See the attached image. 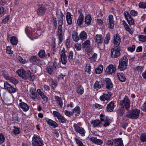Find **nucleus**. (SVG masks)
<instances>
[{
    "label": "nucleus",
    "instance_id": "1",
    "mask_svg": "<svg viewBox=\"0 0 146 146\" xmlns=\"http://www.w3.org/2000/svg\"><path fill=\"white\" fill-rule=\"evenodd\" d=\"M19 76L25 79H29L33 81L35 79V76L33 73L29 70L25 71L22 68L18 69L16 72Z\"/></svg>",
    "mask_w": 146,
    "mask_h": 146
},
{
    "label": "nucleus",
    "instance_id": "2",
    "mask_svg": "<svg viewBox=\"0 0 146 146\" xmlns=\"http://www.w3.org/2000/svg\"><path fill=\"white\" fill-rule=\"evenodd\" d=\"M101 122L99 119H96L92 121V123L95 127H99L104 124L105 127L108 126L111 122V119H100Z\"/></svg>",
    "mask_w": 146,
    "mask_h": 146
},
{
    "label": "nucleus",
    "instance_id": "3",
    "mask_svg": "<svg viewBox=\"0 0 146 146\" xmlns=\"http://www.w3.org/2000/svg\"><path fill=\"white\" fill-rule=\"evenodd\" d=\"M128 60L126 56H124L121 57L119 60L118 69L120 70H124L126 69L127 66Z\"/></svg>",
    "mask_w": 146,
    "mask_h": 146
},
{
    "label": "nucleus",
    "instance_id": "4",
    "mask_svg": "<svg viewBox=\"0 0 146 146\" xmlns=\"http://www.w3.org/2000/svg\"><path fill=\"white\" fill-rule=\"evenodd\" d=\"M32 144L34 146H43L44 145L41 138L36 135H34L32 140Z\"/></svg>",
    "mask_w": 146,
    "mask_h": 146
},
{
    "label": "nucleus",
    "instance_id": "5",
    "mask_svg": "<svg viewBox=\"0 0 146 146\" xmlns=\"http://www.w3.org/2000/svg\"><path fill=\"white\" fill-rule=\"evenodd\" d=\"M120 106L122 108L128 110L130 107V101L127 96H125L123 100L120 101Z\"/></svg>",
    "mask_w": 146,
    "mask_h": 146
},
{
    "label": "nucleus",
    "instance_id": "6",
    "mask_svg": "<svg viewBox=\"0 0 146 146\" xmlns=\"http://www.w3.org/2000/svg\"><path fill=\"white\" fill-rule=\"evenodd\" d=\"M63 19H60L58 23L59 24L60 23V24L59 25L57 30V35L60 43H61L62 42L63 39V36L62 35V25L63 24Z\"/></svg>",
    "mask_w": 146,
    "mask_h": 146
},
{
    "label": "nucleus",
    "instance_id": "7",
    "mask_svg": "<svg viewBox=\"0 0 146 146\" xmlns=\"http://www.w3.org/2000/svg\"><path fill=\"white\" fill-rule=\"evenodd\" d=\"M120 47H114L111 50V56L112 58H116L120 55Z\"/></svg>",
    "mask_w": 146,
    "mask_h": 146
},
{
    "label": "nucleus",
    "instance_id": "8",
    "mask_svg": "<svg viewBox=\"0 0 146 146\" xmlns=\"http://www.w3.org/2000/svg\"><path fill=\"white\" fill-rule=\"evenodd\" d=\"M140 111L137 109L133 110L130 111V113L127 114L126 116L127 118H136L138 117Z\"/></svg>",
    "mask_w": 146,
    "mask_h": 146
},
{
    "label": "nucleus",
    "instance_id": "9",
    "mask_svg": "<svg viewBox=\"0 0 146 146\" xmlns=\"http://www.w3.org/2000/svg\"><path fill=\"white\" fill-rule=\"evenodd\" d=\"M4 87L5 89L10 93H14L17 91V89L16 87H13L7 82L4 83Z\"/></svg>",
    "mask_w": 146,
    "mask_h": 146
},
{
    "label": "nucleus",
    "instance_id": "10",
    "mask_svg": "<svg viewBox=\"0 0 146 146\" xmlns=\"http://www.w3.org/2000/svg\"><path fill=\"white\" fill-rule=\"evenodd\" d=\"M66 50L64 48H63L61 51L60 57L61 61L62 64H65L67 62V57L65 54Z\"/></svg>",
    "mask_w": 146,
    "mask_h": 146
},
{
    "label": "nucleus",
    "instance_id": "11",
    "mask_svg": "<svg viewBox=\"0 0 146 146\" xmlns=\"http://www.w3.org/2000/svg\"><path fill=\"white\" fill-rule=\"evenodd\" d=\"M46 8L42 5H39L36 10L37 14L40 16L43 15L46 12Z\"/></svg>",
    "mask_w": 146,
    "mask_h": 146
},
{
    "label": "nucleus",
    "instance_id": "12",
    "mask_svg": "<svg viewBox=\"0 0 146 146\" xmlns=\"http://www.w3.org/2000/svg\"><path fill=\"white\" fill-rule=\"evenodd\" d=\"M121 42L120 38L118 34H116L114 36L113 43L115 47H120L119 44Z\"/></svg>",
    "mask_w": 146,
    "mask_h": 146
},
{
    "label": "nucleus",
    "instance_id": "13",
    "mask_svg": "<svg viewBox=\"0 0 146 146\" xmlns=\"http://www.w3.org/2000/svg\"><path fill=\"white\" fill-rule=\"evenodd\" d=\"M115 66L110 64L106 68V72L108 74H111L113 73H115Z\"/></svg>",
    "mask_w": 146,
    "mask_h": 146
},
{
    "label": "nucleus",
    "instance_id": "14",
    "mask_svg": "<svg viewBox=\"0 0 146 146\" xmlns=\"http://www.w3.org/2000/svg\"><path fill=\"white\" fill-rule=\"evenodd\" d=\"M111 97V95L110 92H108L107 94L103 93V95L100 96V99L103 101H105V100H108L110 99Z\"/></svg>",
    "mask_w": 146,
    "mask_h": 146
},
{
    "label": "nucleus",
    "instance_id": "15",
    "mask_svg": "<svg viewBox=\"0 0 146 146\" xmlns=\"http://www.w3.org/2000/svg\"><path fill=\"white\" fill-rule=\"evenodd\" d=\"M83 48L85 50L89 51L91 48L90 46V42L89 40H87L85 41L82 44Z\"/></svg>",
    "mask_w": 146,
    "mask_h": 146
},
{
    "label": "nucleus",
    "instance_id": "16",
    "mask_svg": "<svg viewBox=\"0 0 146 146\" xmlns=\"http://www.w3.org/2000/svg\"><path fill=\"white\" fill-rule=\"evenodd\" d=\"M105 84L106 88L108 89H111L113 87V84L109 78H106L105 79Z\"/></svg>",
    "mask_w": 146,
    "mask_h": 146
},
{
    "label": "nucleus",
    "instance_id": "17",
    "mask_svg": "<svg viewBox=\"0 0 146 146\" xmlns=\"http://www.w3.org/2000/svg\"><path fill=\"white\" fill-rule=\"evenodd\" d=\"M19 102H21L19 104L20 107L25 111H27L29 110V107L25 103L22 102V100H20Z\"/></svg>",
    "mask_w": 146,
    "mask_h": 146
},
{
    "label": "nucleus",
    "instance_id": "18",
    "mask_svg": "<svg viewBox=\"0 0 146 146\" xmlns=\"http://www.w3.org/2000/svg\"><path fill=\"white\" fill-rule=\"evenodd\" d=\"M4 77L6 79L9 80L10 82L15 85L17 84L18 82V80L13 77L5 75H4Z\"/></svg>",
    "mask_w": 146,
    "mask_h": 146
},
{
    "label": "nucleus",
    "instance_id": "19",
    "mask_svg": "<svg viewBox=\"0 0 146 146\" xmlns=\"http://www.w3.org/2000/svg\"><path fill=\"white\" fill-rule=\"evenodd\" d=\"M114 102L111 101L108 104L107 106L106 110L108 112H111L113 111L114 108Z\"/></svg>",
    "mask_w": 146,
    "mask_h": 146
},
{
    "label": "nucleus",
    "instance_id": "20",
    "mask_svg": "<svg viewBox=\"0 0 146 146\" xmlns=\"http://www.w3.org/2000/svg\"><path fill=\"white\" fill-rule=\"evenodd\" d=\"M108 24H109L110 28L112 29L114 25V22L113 21V17L112 15H110L108 17Z\"/></svg>",
    "mask_w": 146,
    "mask_h": 146
},
{
    "label": "nucleus",
    "instance_id": "21",
    "mask_svg": "<svg viewBox=\"0 0 146 146\" xmlns=\"http://www.w3.org/2000/svg\"><path fill=\"white\" fill-rule=\"evenodd\" d=\"M37 92L41 96L42 99L44 101L46 102H47L48 101V98L44 95V93L41 91L40 89H38L37 90Z\"/></svg>",
    "mask_w": 146,
    "mask_h": 146
},
{
    "label": "nucleus",
    "instance_id": "22",
    "mask_svg": "<svg viewBox=\"0 0 146 146\" xmlns=\"http://www.w3.org/2000/svg\"><path fill=\"white\" fill-rule=\"evenodd\" d=\"M113 146H123L121 138L115 139L114 142Z\"/></svg>",
    "mask_w": 146,
    "mask_h": 146
},
{
    "label": "nucleus",
    "instance_id": "23",
    "mask_svg": "<svg viewBox=\"0 0 146 146\" xmlns=\"http://www.w3.org/2000/svg\"><path fill=\"white\" fill-rule=\"evenodd\" d=\"M103 85L101 81H96L94 84V88L97 90L103 87Z\"/></svg>",
    "mask_w": 146,
    "mask_h": 146
},
{
    "label": "nucleus",
    "instance_id": "24",
    "mask_svg": "<svg viewBox=\"0 0 146 146\" xmlns=\"http://www.w3.org/2000/svg\"><path fill=\"white\" fill-rule=\"evenodd\" d=\"M71 16V13L69 12H67L66 14V19L67 21V23L68 25H70L72 23V17Z\"/></svg>",
    "mask_w": 146,
    "mask_h": 146
},
{
    "label": "nucleus",
    "instance_id": "25",
    "mask_svg": "<svg viewBox=\"0 0 146 146\" xmlns=\"http://www.w3.org/2000/svg\"><path fill=\"white\" fill-rule=\"evenodd\" d=\"M55 99L56 102L58 104L61 108H62L63 102L61 98L58 96H56L55 97Z\"/></svg>",
    "mask_w": 146,
    "mask_h": 146
},
{
    "label": "nucleus",
    "instance_id": "26",
    "mask_svg": "<svg viewBox=\"0 0 146 146\" xmlns=\"http://www.w3.org/2000/svg\"><path fill=\"white\" fill-rule=\"evenodd\" d=\"M95 41L98 44H101L103 41L101 35H97L95 37Z\"/></svg>",
    "mask_w": 146,
    "mask_h": 146
},
{
    "label": "nucleus",
    "instance_id": "27",
    "mask_svg": "<svg viewBox=\"0 0 146 146\" xmlns=\"http://www.w3.org/2000/svg\"><path fill=\"white\" fill-rule=\"evenodd\" d=\"M117 75L119 80L122 82L125 81L126 78L124 74L122 73H117Z\"/></svg>",
    "mask_w": 146,
    "mask_h": 146
},
{
    "label": "nucleus",
    "instance_id": "28",
    "mask_svg": "<svg viewBox=\"0 0 146 146\" xmlns=\"http://www.w3.org/2000/svg\"><path fill=\"white\" fill-rule=\"evenodd\" d=\"M75 130L77 132L81 134L82 136L84 135L85 132L83 128L79 126L76 127Z\"/></svg>",
    "mask_w": 146,
    "mask_h": 146
},
{
    "label": "nucleus",
    "instance_id": "29",
    "mask_svg": "<svg viewBox=\"0 0 146 146\" xmlns=\"http://www.w3.org/2000/svg\"><path fill=\"white\" fill-rule=\"evenodd\" d=\"M92 18L91 16L89 15H87L85 17L84 22L86 25H90Z\"/></svg>",
    "mask_w": 146,
    "mask_h": 146
},
{
    "label": "nucleus",
    "instance_id": "30",
    "mask_svg": "<svg viewBox=\"0 0 146 146\" xmlns=\"http://www.w3.org/2000/svg\"><path fill=\"white\" fill-rule=\"evenodd\" d=\"M84 16L81 13L77 20V24L79 25H81L83 23Z\"/></svg>",
    "mask_w": 146,
    "mask_h": 146
},
{
    "label": "nucleus",
    "instance_id": "31",
    "mask_svg": "<svg viewBox=\"0 0 146 146\" xmlns=\"http://www.w3.org/2000/svg\"><path fill=\"white\" fill-rule=\"evenodd\" d=\"M10 41L13 45H16L18 42V39L15 36H13L11 38Z\"/></svg>",
    "mask_w": 146,
    "mask_h": 146
},
{
    "label": "nucleus",
    "instance_id": "32",
    "mask_svg": "<svg viewBox=\"0 0 146 146\" xmlns=\"http://www.w3.org/2000/svg\"><path fill=\"white\" fill-rule=\"evenodd\" d=\"M47 122L50 125H51L52 126L54 127H57L58 126V125L56 123L53 121L51 119H48V120H46Z\"/></svg>",
    "mask_w": 146,
    "mask_h": 146
},
{
    "label": "nucleus",
    "instance_id": "33",
    "mask_svg": "<svg viewBox=\"0 0 146 146\" xmlns=\"http://www.w3.org/2000/svg\"><path fill=\"white\" fill-rule=\"evenodd\" d=\"M72 36L73 39L74 41L77 42L78 41L79 38L78 34L76 32L74 31L73 32Z\"/></svg>",
    "mask_w": 146,
    "mask_h": 146
},
{
    "label": "nucleus",
    "instance_id": "34",
    "mask_svg": "<svg viewBox=\"0 0 146 146\" xmlns=\"http://www.w3.org/2000/svg\"><path fill=\"white\" fill-rule=\"evenodd\" d=\"M87 34L85 31H83L81 33L80 35V38L82 40H85L86 39Z\"/></svg>",
    "mask_w": 146,
    "mask_h": 146
},
{
    "label": "nucleus",
    "instance_id": "35",
    "mask_svg": "<svg viewBox=\"0 0 146 146\" xmlns=\"http://www.w3.org/2000/svg\"><path fill=\"white\" fill-rule=\"evenodd\" d=\"M30 92L32 96V98L33 100H35L37 97V94L36 93L34 90V89L31 88L30 90Z\"/></svg>",
    "mask_w": 146,
    "mask_h": 146
},
{
    "label": "nucleus",
    "instance_id": "36",
    "mask_svg": "<svg viewBox=\"0 0 146 146\" xmlns=\"http://www.w3.org/2000/svg\"><path fill=\"white\" fill-rule=\"evenodd\" d=\"M103 69L102 66H100L98 68L96 69L95 71L96 74H99L102 72Z\"/></svg>",
    "mask_w": 146,
    "mask_h": 146
},
{
    "label": "nucleus",
    "instance_id": "37",
    "mask_svg": "<svg viewBox=\"0 0 146 146\" xmlns=\"http://www.w3.org/2000/svg\"><path fill=\"white\" fill-rule=\"evenodd\" d=\"M38 56L41 58H44L45 56V51L43 50H41L38 52Z\"/></svg>",
    "mask_w": 146,
    "mask_h": 146
},
{
    "label": "nucleus",
    "instance_id": "38",
    "mask_svg": "<svg viewBox=\"0 0 146 146\" xmlns=\"http://www.w3.org/2000/svg\"><path fill=\"white\" fill-rule=\"evenodd\" d=\"M138 38L140 41L142 42H146V36L140 35L139 36Z\"/></svg>",
    "mask_w": 146,
    "mask_h": 146
},
{
    "label": "nucleus",
    "instance_id": "39",
    "mask_svg": "<svg viewBox=\"0 0 146 146\" xmlns=\"http://www.w3.org/2000/svg\"><path fill=\"white\" fill-rule=\"evenodd\" d=\"M53 114L54 116L56 117L58 119H62L63 118V116L57 111H54Z\"/></svg>",
    "mask_w": 146,
    "mask_h": 146
},
{
    "label": "nucleus",
    "instance_id": "40",
    "mask_svg": "<svg viewBox=\"0 0 146 146\" xmlns=\"http://www.w3.org/2000/svg\"><path fill=\"white\" fill-rule=\"evenodd\" d=\"M125 110L122 108H119L117 110V113L118 115L121 116Z\"/></svg>",
    "mask_w": 146,
    "mask_h": 146
},
{
    "label": "nucleus",
    "instance_id": "41",
    "mask_svg": "<svg viewBox=\"0 0 146 146\" xmlns=\"http://www.w3.org/2000/svg\"><path fill=\"white\" fill-rule=\"evenodd\" d=\"M72 112L76 113L78 114H79L80 112V108L78 106H77L73 110Z\"/></svg>",
    "mask_w": 146,
    "mask_h": 146
},
{
    "label": "nucleus",
    "instance_id": "42",
    "mask_svg": "<svg viewBox=\"0 0 146 146\" xmlns=\"http://www.w3.org/2000/svg\"><path fill=\"white\" fill-rule=\"evenodd\" d=\"M77 92L80 94H82L84 92V90L81 87H79L78 88Z\"/></svg>",
    "mask_w": 146,
    "mask_h": 146
},
{
    "label": "nucleus",
    "instance_id": "43",
    "mask_svg": "<svg viewBox=\"0 0 146 146\" xmlns=\"http://www.w3.org/2000/svg\"><path fill=\"white\" fill-rule=\"evenodd\" d=\"M140 139L142 142L146 141V134L145 133H142L141 135Z\"/></svg>",
    "mask_w": 146,
    "mask_h": 146
},
{
    "label": "nucleus",
    "instance_id": "44",
    "mask_svg": "<svg viewBox=\"0 0 146 146\" xmlns=\"http://www.w3.org/2000/svg\"><path fill=\"white\" fill-rule=\"evenodd\" d=\"M40 60V59L38 57L35 56H33L31 57V61H33L35 62H36L37 61L39 62Z\"/></svg>",
    "mask_w": 146,
    "mask_h": 146
},
{
    "label": "nucleus",
    "instance_id": "45",
    "mask_svg": "<svg viewBox=\"0 0 146 146\" xmlns=\"http://www.w3.org/2000/svg\"><path fill=\"white\" fill-rule=\"evenodd\" d=\"M143 66H137L136 67L135 71H137L141 73L143 69Z\"/></svg>",
    "mask_w": 146,
    "mask_h": 146
},
{
    "label": "nucleus",
    "instance_id": "46",
    "mask_svg": "<svg viewBox=\"0 0 146 146\" xmlns=\"http://www.w3.org/2000/svg\"><path fill=\"white\" fill-rule=\"evenodd\" d=\"M124 26L126 31H128L131 34H132L133 33V31L131 30L127 24L124 25Z\"/></svg>",
    "mask_w": 146,
    "mask_h": 146
},
{
    "label": "nucleus",
    "instance_id": "47",
    "mask_svg": "<svg viewBox=\"0 0 146 146\" xmlns=\"http://www.w3.org/2000/svg\"><path fill=\"white\" fill-rule=\"evenodd\" d=\"M139 5L140 8L145 9L146 8V3L144 2H140Z\"/></svg>",
    "mask_w": 146,
    "mask_h": 146
},
{
    "label": "nucleus",
    "instance_id": "48",
    "mask_svg": "<svg viewBox=\"0 0 146 146\" xmlns=\"http://www.w3.org/2000/svg\"><path fill=\"white\" fill-rule=\"evenodd\" d=\"M64 113L66 115L70 117L73 115V112L72 111H70L67 110H66L64 111Z\"/></svg>",
    "mask_w": 146,
    "mask_h": 146
},
{
    "label": "nucleus",
    "instance_id": "49",
    "mask_svg": "<svg viewBox=\"0 0 146 146\" xmlns=\"http://www.w3.org/2000/svg\"><path fill=\"white\" fill-rule=\"evenodd\" d=\"M75 139L77 144L78 145V146H85V145H83L82 142L80 141L79 139L76 138H75Z\"/></svg>",
    "mask_w": 146,
    "mask_h": 146
},
{
    "label": "nucleus",
    "instance_id": "50",
    "mask_svg": "<svg viewBox=\"0 0 146 146\" xmlns=\"http://www.w3.org/2000/svg\"><path fill=\"white\" fill-rule=\"evenodd\" d=\"M97 54H96L94 53V54L92 56L90 57V60L92 62L95 61L96 59Z\"/></svg>",
    "mask_w": 146,
    "mask_h": 146
},
{
    "label": "nucleus",
    "instance_id": "51",
    "mask_svg": "<svg viewBox=\"0 0 146 146\" xmlns=\"http://www.w3.org/2000/svg\"><path fill=\"white\" fill-rule=\"evenodd\" d=\"M5 138L2 133L0 134V143L2 144L4 142Z\"/></svg>",
    "mask_w": 146,
    "mask_h": 146
},
{
    "label": "nucleus",
    "instance_id": "52",
    "mask_svg": "<svg viewBox=\"0 0 146 146\" xmlns=\"http://www.w3.org/2000/svg\"><path fill=\"white\" fill-rule=\"evenodd\" d=\"M91 67L90 64H88L86 65V71L89 74L91 71Z\"/></svg>",
    "mask_w": 146,
    "mask_h": 146
},
{
    "label": "nucleus",
    "instance_id": "53",
    "mask_svg": "<svg viewBox=\"0 0 146 146\" xmlns=\"http://www.w3.org/2000/svg\"><path fill=\"white\" fill-rule=\"evenodd\" d=\"M108 36H106L104 39V43L106 44H107L109 42V40L110 39V35H108Z\"/></svg>",
    "mask_w": 146,
    "mask_h": 146
},
{
    "label": "nucleus",
    "instance_id": "54",
    "mask_svg": "<svg viewBox=\"0 0 146 146\" xmlns=\"http://www.w3.org/2000/svg\"><path fill=\"white\" fill-rule=\"evenodd\" d=\"M46 70L49 74H51L53 72L52 68L51 66H48L46 68Z\"/></svg>",
    "mask_w": 146,
    "mask_h": 146
},
{
    "label": "nucleus",
    "instance_id": "55",
    "mask_svg": "<svg viewBox=\"0 0 146 146\" xmlns=\"http://www.w3.org/2000/svg\"><path fill=\"white\" fill-rule=\"evenodd\" d=\"M73 53L72 51H70L69 54L68 56V59L69 60V61H70L71 60H72L73 59Z\"/></svg>",
    "mask_w": 146,
    "mask_h": 146
},
{
    "label": "nucleus",
    "instance_id": "56",
    "mask_svg": "<svg viewBox=\"0 0 146 146\" xmlns=\"http://www.w3.org/2000/svg\"><path fill=\"white\" fill-rule=\"evenodd\" d=\"M75 48L77 50H79L81 48V46L80 44L78 43H76L75 44Z\"/></svg>",
    "mask_w": 146,
    "mask_h": 146
},
{
    "label": "nucleus",
    "instance_id": "57",
    "mask_svg": "<svg viewBox=\"0 0 146 146\" xmlns=\"http://www.w3.org/2000/svg\"><path fill=\"white\" fill-rule=\"evenodd\" d=\"M127 20L129 25H132L134 24V21L131 17Z\"/></svg>",
    "mask_w": 146,
    "mask_h": 146
},
{
    "label": "nucleus",
    "instance_id": "58",
    "mask_svg": "<svg viewBox=\"0 0 146 146\" xmlns=\"http://www.w3.org/2000/svg\"><path fill=\"white\" fill-rule=\"evenodd\" d=\"M124 15L125 17L127 20L129 19V18L131 17L130 15H129V13L127 11H125L124 12Z\"/></svg>",
    "mask_w": 146,
    "mask_h": 146
},
{
    "label": "nucleus",
    "instance_id": "59",
    "mask_svg": "<svg viewBox=\"0 0 146 146\" xmlns=\"http://www.w3.org/2000/svg\"><path fill=\"white\" fill-rule=\"evenodd\" d=\"M25 32L27 35H31V32L30 31V29L29 27H27L25 29Z\"/></svg>",
    "mask_w": 146,
    "mask_h": 146
},
{
    "label": "nucleus",
    "instance_id": "60",
    "mask_svg": "<svg viewBox=\"0 0 146 146\" xmlns=\"http://www.w3.org/2000/svg\"><path fill=\"white\" fill-rule=\"evenodd\" d=\"M11 48L10 46H7L6 49V52L7 53L9 54H12L13 51L11 50Z\"/></svg>",
    "mask_w": 146,
    "mask_h": 146
},
{
    "label": "nucleus",
    "instance_id": "61",
    "mask_svg": "<svg viewBox=\"0 0 146 146\" xmlns=\"http://www.w3.org/2000/svg\"><path fill=\"white\" fill-rule=\"evenodd\" d=\"M131 15L133 16H135L137 15V12L134 10H132L130 12Z\"/></svg>",
    "mask_w": 146,
    "mask_h": 146
},
{
    "label": "nucleus",
    "instance_id": "62",
    "mask_svg": "<svg viewBox=\"0 0 146 146\" xmlns=\"http://www.w3.org/2000/svg\"><path fill=\"white\" fill-rule=\"evenodd\" d=\"M13 132L15 134H18L19 133V128L15 127L13 129Z\"/></svg>",
    "mask_w": 146,
    "mask_h": 146
},
{
    "label": "nucleus",
    "instance_id": "63",
    "mask_svg": "<svg viewBox=\"0 0 146 146\" xmlns=\"http://www.w3.org/2000/svg\"><path fill=\"white\" fill-rule=\"evenodd\" d=\"M135 48V45H133L132 46L129 47L128 48V50L131 52H132L134 50Z\"/></svg>",
    "mask_w": 146,
    "mask_h": 146
},
{
    "label": "nucleus",
    "instance_id": "64",
    "mask_svg": "<svg viewBox=\"0 0 146 146\" xmlns=\"http://www.w3.org/2000/svg\"><path fill=\"white\" fill-rule=\"evenodd\" d=\"M103 143V142L102 140L97 139L95 143L97 144L98 145H101Z\"/></svg>",
    "mask_w": 146,
    "mask_h": 146
}]
</instances>
